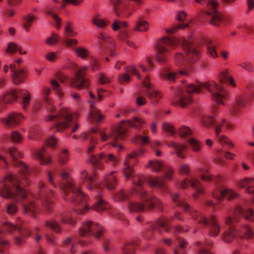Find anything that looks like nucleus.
I'll list each match as a JSON object with an SVG mask.
<instances>
[{
    "label": "nucleus",
    "instance_id": "obj_25",
    "mask_svg": "<svg viewBox=\"0 0 254 254\" xmlns=\"http://www.w3.org/2000/svg\"><path fill=\"white\" fill-rule=\"evenodd\" d=\"M126 70L127 73L121 74L119 76L118 79L120 83H124L125 82H129L130 81L131 77L128 74L129 73L136 75L138 79H141V75L134 66H127L126 67Z\"/></svg>",
    "mask_w": 254,
    "mask_h": 254
},
{
    "label": "nucleus",
    "instance_id": "obj_49",
    "mask_svg": "<svg viewBox=\"0 0 254 254\" xmlns=\"http://www.w3.org/2000/svg\"><path fill=\"white\" fill-rule=\"evenodd\" d=\"M92 22L95 25L100 29H104L108 25L105 21L99 18V14L94 15L92 20Z\"/></svg>",
    "mask_w": 254,
    "mask_h": 254
},
{
    "label": "nucleus",
    "instance_id": "obj_20",
    "mask_svg": "<svg viewBox=\"0 0 254 254\" xmlns=\"http://www.w3.org/2000/svg\"><path fill=\"white\" fill-rule=\"evenodd\" d=\"M141 83L145 88V94L147 95L149 99L153 104H156L158 102L161 98L162 95L161 92L153 88V85L148 81V77L146 76L143 79L141 80Z\"/></svg>",
    "mask_w": 254,
    "mask_h": 254
},
{
    "label": "nucleus",
    "instance_id": "obj_35",
    "mask_svg": "<svg viewBox=\"0 0 254 254\" xmlns=\"http://www.w3.org/2000/svg\"><path fill=\"white\" fill-rule=\"evenodd\" d=\"M205 46L207 49V54L209 57L214 59L218 57L216 51V45L213 41L210 39L206 40Z\"/></svg>",
    "mask_w": 254,
    "mask_h": 254
},
{
    "label": "nucleus",
    "instance_id": "obj_32",
    "mask_svg": "<svg viewBox=\"0 0 254 254\" xmlns=\"http://www.w3.org/2000/svg\"><path fill=\"white\" fill-rule=\"evenodd\" d=\"M97 193L98 199L93 206L92 208L96 211L99 213H102L104 210L109 209L110 208V205L101 198V192L100 191H98Z\"/></svg>",
    "mask_w": 254,
    "mask_h": 254
},
{
    "label": "nucleus",
    "instance_id": "obj_47",
    "mask_svg": "<svg viewBox=\"0 0 254 254\" xmlns=\"http://www.w3.org/2000/svg\"><path fill=\"white\" fill-rule=\"evenodd\" d=\"M74 50L76 56L81 59H86L89 56V51L83 47H75Z\"/></svg>",
    "mask_w": 254,
    "mask_h": 254
},
{
    "label": "nucleus",
    "instance_id": "obj_63",
    "mask_svg": "<svg viewBox=\"0 0 254 254\" xmlns=\"http://www.w3.org/2000/svg\"><path fill=\"white\" fill-rule=\"evenodd\" d=\"M63 42L67 47H70L75 45L78 43L76 39H71L70 38H63Z\"/></svg>",
    "mask_w": 254,
    "mask_h": 254
},
{
    "label": "nucleus",
    "instance_id": "obj_9",
    "mask_svg": "<svg viewBox=\"0 0 254 254\" xmlns=\"http://www.w3.org/2000/svg\"><path fill=\"white\" fill-rule=\"evenodd\" d=\"M249 221H254V213L253 210L246 206L243 207L238 206L234 212L233 217H228L226 219V224L229 226V229L226 230L222 235V240L225 243H230L234 239L238 236L235 223L241 221V217Z\"/></svg>",
    "mask_w": 254,
    "mask_h": 254
},
{
    "label": "nucleus",
    "instance_id": "obj_29",
    "mask_svg": "<svg viewBox=\"0 0 254 254\" xmlns=\"http://www.w3.org/2000/svg\"><path fill=\"white\" fill-rule=\"evenodd\" d=\"M254 184V178H245L243 180L240 181L239 185L241 188L245 189L246 191L248 193L253 194L252 200L254 203V187H253Z\"/></svg>",
    "mask_w": 254,
    "mask_h": 254
},
{
    "label": "nucleus",
    "instance_id": "obj_12",
    "mask_svg": "<svg viewBox=\"0 0 254 254\" xmlns=\"http://www.w3.org/2000/svg\"><path fill=\"white\" fill-rule=\"evenodd\" d=\"M104 228L98 223L90 220L83 221L78 229V233L80 237L89 238L94 236L97 239H100L103 236Z\"/></svg>",
    "mask_w": 254,
    "mask_h": 254
},
{
    "label": "nucleus",
    "instance_id": "obj_11",
    "mask_svg": "<svg viewBox=\"0 0 254 254\" xmlns=\"http://www.w3.org/2000/svg\"><path fill=\"white\" fill-rule=\"evenodd\" d=\"M63 68L68 69L72 71L74 77L69 80L68 76L62 72H59L57 76L61 82H65L68 81L71 86L78 89L86 88L89 86V81L85 78L87 66L79 67L75 63L69 62L64 65Z\"/></svg>",
    "mask_w": 254,
    "mask_h": 254
},
{
    "label": "nucleus",
    "instance_id": "obj_50",
    "mask_svg": "<svg viewBox=\"0 0 254 254\" xmlns=\"http://www.w3.org/2000/svg\"><path fill=\"white\" fill-rule=\"evenodd\" d=\"M136 245L132 242H127L124 245L122 250L125 254H134Z\"/></svg>",
    "mask_w": 254,
    "mask_h": 254
},
{
    "label": "nucleus",
    "instance_id": "obj_30",
    "mask_svg": "<svg viewBox=\"0 0 254 254\" xmlns=\"http://www.w3.org/2000/svg\"><path fill=\"white\" fill-rule=\"evenodd\" d=\"M195 245L197 247L195 250L196 254H213L207 250V248L212 245L211 241L206 240L205 241H199L196 242Z\"/></svg>",
    "mask_w": 254,
    "mask_h": 254
},
{
    "label": "nucleus",
    "instance_id": "obj_1",
    "mask_svg": "<svg viewBox=\"0 0 254 254\" xmlns=\"http://www.w3.org/2000/svg\"><path fill=\"white\" fill-rule=\"evenodd\" d=\"M8 153L13 160V165L19 168L23 178L21 180L16 175L8 174L3 182L0 183V195L7 199H13L20 203L24 213L32 217H35L38 210L37 201L41 202L48 213H51L53 208L52 197L54 196L53 191L42 182L38 184L37 197L24 190L21 185H28L30 183L28 178L30 170L22 162H16L19 158L21 157V155L16 148H10Z\"/></svg>",
    "mask_w": 254,
    "mask_h": 254
},
{
    "label": "nucleus",
    "instance_id": "obj_48",
    "mask_svg": "<svg viewBox=\"0 0 254 254\" xmlns=\"http://www.w3.org/2000/svg\"><path fill=\"white\" fill-rule=\"evenodd\" d=\"M40 136V129L38 126L32 127L29 129V135L28 137L29 139L35 140Z\"/></svg>",
    "mask_w": 254,
    "mask_h": 254
},
{
    "label": "nucleus",
    "instance_id": "obj_6",
    "mask_svg": "<svg viewBox=\"0 0 254 254\" xmlns=\"http://www.w3.org/2000/svg\"><path fill=\"white\" fill-rule=\"evenodd\" d=\"M61 176L63 181L59 184V187L64 193V198L75 205L74 211L81 215L87 212L89 208L86 205V199L84 194L71 179L68 174L62 171Z\"/></svg>",
    "mask_w": 254,
    "mask_h": 254
},
{
    "label": "nucleus",
    "instance_id": "obj_15",
    "mask_svg": "<svg viewBox=\"0 0 254 254\" xmlns=\"http://www.w3.org/2000/svg\"><path fill=\"white\" fill-rule=\"evenodd\" d=\"M195 1L207 8L206 14L209 17L210 23L218 26L222 21V17L217 9L218 2L214 0H195Z\"/></svg>",
    "mask_w": 254,
    "mask_h": 254
},
{
    "label": "nucleus",
    "instance_id": "obj_58",
    "mask_svg": "<svg viewBox=\"0 0 254 254\" xmlns=\"http://www.w3.org/2000/svg\"><path fill=\"white\" fill-rule=\"evenodd\" d=\"M20 47L13 42H10L7 45V48L6 50V52L13 54L16 51H20Z\"/></svg>",
    "mask_w": 254,
    "mask_h": 254
},
{
    "label": "nucleus",
    "instance_id": "obj_24",
    "mask_svg": "<svg viewBox=\"0 0 254 254\" xmlns=\"http://www.w3.org/2000/svg\"><path fill=\"white\" fill-rule=\"evenodd\" d=\"M238 237L250 240L254 238V231L247 225L236 226Z\"/></svg>",
    "mask_w": 254,
    "mask_h": 254
},
{
    "label": "nucleus",
    "instance_id": "obj_43",
    "mask_svg": "<svg viewBox=\"0 0 254 254\" xmlns=\"http://www.w3.org/2000/svg\"><path fill=\"white\" fill-rule=\"evenodd\" d=\"M148 167H150L151 169L156 172H159L163 168V164L159 160L154 159L150 160L147 165Z\"/></svg>",
    "mask_w": 254,
    "mask_h": 254
},
{
    "label": "nucleus",
    "instance_id": "obj_26",
    "mask_svg": "<svg viewBox=\"0 0 254 254\" xmlns=\"http://www.w3.org/2000/svg\"><path fill=\"white\" fill-rule=\"evenodd\" d=\"M253 99V95L251 93L242 92L237 94L235 98L236 105L239 107H244L250 103Z\"/></svg>",
    "mask_w": 254,
    "mask_h": 254
},
{
    "label": "nucleus",
    "instance_id": "obj_42",
    "mask_svg": "<svg viewBox=\"0 0 254 254\" xmlns=\"http://www.w3.org/2000/svg\"><path fill=\"white\" fill-rule=\"evenodd\" d=\"M45 228H49L57 233L61 232V228L58 222L55 219L46 221L45 223Z\"/></svg>",
    "mask_w": 254,
    "mask_h": 254
},
{
    "label": "nucleus",
    "instance_id": "obj_19",
    "mask_svg": "<svg viewBox=\"0 0 254 254\" xmlns=\"http://www.w3.org/2000/svg\"><path fill=\"white\" fill-rule=\"evenodd\" d=\"M177 185L178 187H180L182 189H186L188 186H190L195 191V193L193 195L194 199L198 198L199 194H203L204 190L199 180L194 177H191L190 179L186 178L180 185Z\"/></svg>",
    "mask_w": 254,
    "mask_h": 254
},
{
    "label": "nucleus",
    "instance_id": "obj_18",
    "mask_svg": "<svg viewBox=\"0 0 254 254\" xmlns=\"http://www.w3.org/2000/svg\"><path fill=\"white\" fill-rule=\"evenodd\" d=\"M211 195L218 201L222 200L225 196L227 197L228 200H231L238 198L239 196V194L233 190L221 186H216L212 191Z\"/></svg>",
    "mask_w": 254,
    "mask_h": 254
},
{
    "label": "nucleus",
    "instance_id": "obj_21",
    "mask_svg": "<svg viewBox=\"0 0 254 254\" xmlns=\"http://www.w3.org/2000/svg\"><path fill=\"white\" fill-rule=\"evenodd\" d=\"M179 75H188V71L187 69H180L177 72L171 68L165 67L160 73L161 78L170 81H175Z\"/></svg>",
    "mask_w": 254,
    "mask_h": 254
},
{
    "label": "nucleus",
    "instance_id": "obj_2",
    "mask_svg": "<svg viewBox=\"0 0 254 254\" xmlns=\"http://www.w3.org/2000/svg\"><path fill=\"white\" fill-rule=\"evenodd\" d=\"M138 153L133 152L129 154L125 159L123 173L127 178L132 177V183L134 188L129 193H125L121 190L114 196L117 201L128 200V209L130 212H140L146 210H150L155 206L162 210V203L159 199L154 197L143 188L144 178L142 175L133 176L134 171L132 166L137 164L136 158Z\"/></svg>",
    "mask_w": 254,
    "mask_h": 254
},
{
    "label": "nucleus",
    "instance_id": "obj_23",
    "mask_svg": "<svg viewBox=\"0 0 254 254\" xmlns=\"http://www.w3.org/2000/svg\"><path fill=\"white\" fill-rule=\"evenodd\" d=\"M111 2L114 12L117 16L121 17V15L123 14L126 17H128L132 14L131 12L128 11L126 5L122 4V0H112Z\"/></svg>",
    "mask_w": 254,
    "mask_h": 254
},
{
    "label": "nucleus",
    "instance_id": "obj_36",
    "mask_svg": "<svg viewBox=\"0 0 254 254\" xmlns=\"http://www.w3.org/2000/svg\"><path fill=\"white\" fill-rule=\"evenodd\" d=\"M114 173L115 172L112 171L105 177V184L108 190H113L117 186V182Z\"/></svg>",
    "mask_w": 254,
    "mask_h": 254
},
{
    "label": "nucleus",
    "instance_id": "obj_52",
    "mask_svg": "<svg viewBox=\"0 0 254 254\" xmlns=\"http://www.w3.org/2000/svg\"><path fill=\"white\" fill-rule=\"evenodd\" d=\"M128 26V23L126 22H122L120 20H116L111 25V27L114 31H118L125 29Z\"/></svg>",
    "mask_w": 254,
    "mask_h": 254
},
{
    "label": "nucleus",
    "instance_id": "obj_56",
    "mask_svg": "<svg viewBox=\"0 0 254 254\" xmlns=\"http://www.w3.org/2000/svg\"><path fill=\"white\" fill-rule=\"evenodd\" d=\"M57 216L58 217H59L61 221L64 223L69 224L73 226H74L75 225V221L73 220L69 217H65L62 213L57 214Z\"/></svg>",
    "mask_w": 254,
    "mask_h": 254
},
{
    "label": "nucleus",
    "instance_id": "obj_31",
    "mask_svg": "<svg viewBox=\"0 0 254 254\" xmlns=\"http://www.w3.org/2000/svg\"><path fill=\"white\" fill-rule=\"evenodd\" d=\"M168 146L172 147L174 149L175 152L173 153L176 154L179 158L184 159L186 158L183 152L186 150L187 146L186 145L178 143L174 141H171L167 143Z\"/></svg>",
    "mask_w": 254,
    "mask_h": 254
},
{
    "label": "nucleus",
    "instance_id": "obj_17",
    "mask_svg": "<svg viewBox=\"0 0 254 254\" xmlns=\"http://www.w3.org/2000/svg\"><path fill=\"white\" fill-rule=\"evenodd\" d=\"M174 170L169 167L165 171V176L149 178L148 180L149 185L155 188L161 193L168 192V188L165 183L164 179L165 177L167 180H171L173 178Z\"/></svg>",
    "mask_w": 254,
    "mask_h": 254
},
{
    "label": "nucleus",
    "instance_id": "obj_44",
    "mask_svg": "<svg viewBox=\"0 0 254 254\" xmlns=\"http://www.w3.org/2000/svg\"><path fill=\"white\" fill-rule=\"evenodd\" d=\"M219 142L223 146H225L228 149H232L234 147V144L230 139L224 135H218L216 136Z\"/></svg>",
    "mask_w": 254,
    "mask_h": 254
},
{
    "label": "nucleus",
    "instance_id": "obj_41",
    "mask_svg": "<svg viewBox=\"0 0 254 254\" xmlns=\"http://www.w3.org/2000/svg\"><path fill=\"white\" fill-rule=\"evenodd\" d=\"M149 28V23L145 20L139 18L135 23L133 30L138 32H145Z\"/></svg>",
    "mask_w": 254,
    "mask_h": 254
},
{
    "label": "nucleus",
    "instance_id": "obj_5",
    "mask_svg": "<svg viewBox=\"0 0 254 254\" xmlns=\"http://www.w3.org/2000/svg\"><path fill=\"white\" fill-rule=\"evenodd\" d=\"M202 88L211 93L212 99L218 104H223V100L227 97V91L215 82H198L196 85L190 84L180 89L176 97L177 104L182 108L186 107L191 102V94L200 92Z\"/></svg>",
    "mask_w": 254,
    "mask_h": 254
},
{
    "label": "nucleus",
    "instance_id": "obj_54",
    "mask_svg": "<svg viewBox=\"0 0 254 254\" xmlns=\"http://www.w3.org/2000/svg\"><path fill=\"white\" fill-rule=\"evenodd\" d=\"M200 172V178L205 182H209L212 180V177L210 174L209 173L208 170L205 168H200L199 169Z\"/></svg>",
    "mask_w": 254,
    "mask_h": 254
},
{
    "label": "nucleus",
    "instance_id": "obj_40",
    "mask_svg": "<svg viewBox=\"0 0 254 254\" xmlns=\"http://www.w3.org/2000/svg\"><path fill=\"white\" fill-rule=\"evenodd\" d=\"M90 118L95 121L97 123H99L102 121L104 118V116L102 115L100 111L95 108L92 104L90 106Z\"/></svg>",
    "mask_w": 254,
    "mask_h": 254
},
{
    "label": "nucleus",
    "instance_id": "obj_62",
    "mask_svg": "<svg viewBox=\"0 0 254 254\" xmlns=\"http://www.w3.org/2000/svg\"><path fill=\"white\" fill-rule=\"evenodd\" d=\"M51 83L54 89L56 91L57 95L60 97H62L63 93L61 91L59 83L55 79L51 80Z\"/></svg>",
    "mask_w": 254,
    "mask_h": 254
},
{
    "label": "nucleus",
    "instance_id": "obj_37",
    "mask_svg": "<svg viewBox=\"0 0 254 254\" xmlns=\"http://www.w3.org/2000/svg\"><path fill=\"white\" fill-rule=\"evenodd\" d=\"M19 96L22 99L21 103L23 108L26 109L27 106L29 104L31 96L30 93L25 89H22L18 93Z\"/></svg>",
    "mask_w": 254,
    "mask_h": 254
},
{
    "label": "nucleus",
    "instance_id": "obj_53",
    "mask_svg": "<svg viewBox=\"0 0 254 254\" xmlns=\"http://www.w3.org/2000/svg\"><path fill=\"white\" fill-rule=\"evenodd\" d=\"M177 132L181 136L183 137H188L191 135L192 132L190 129L187 126H183L179 127Z\"/></svg>",
    "mask_w": 254,
    "mask_h": 254
},
{
    "label": "nucleus",
    "instance_id": "obj_4",
    "mask_svg": "<svg viewBox=\"0 0 254 254\" xmlns=\"http://www.w3.org/2000/svg\"><path fill=\"white\" fill-rule=\"evenodd\" d=\"M179 45L182 47L185 55L181 52H178L175 55V63L178 66L188 68L190 66V64L194 63L198 60L200 55L199 50L192 41L165 37L158 41L155 45L156 61L159 63H165L168 60L170 48Z\"/></svg>",
    "mask_w": 254,
    "mask_h": 254
},
{
    "label": "nucleus",
    "instance_id": "obj_55",
    "mask_svg": "<svg viewBox=\"0 0 254 254\" xmlns=\"http://www.w3.org/2000/svg\"><path fill=\"white\" fill-rule=\"evenodd\" d=\"M164 131L168 132L170 135H174L176 133V130L174 127L169 123H164L162 126Z\"/></svg>",
    "mask_w": 254,
    "mask_h": 254
},
{
    "label": "nucleus",
    "instance_id": "obj_8",
    "mask_svg": "<svg viewBox=\"0 0 254 254\" xmlns=\"http://www.w3.org/2000/svg\"><path fill=\"white\" fill-rule=\"evenodd\" d=\"M170 195L173 201L178 206L182 207L186 212L189 213L193 220L200 224L208 227L210 236L215 237L218 235L220 227L216 218L214 216L207 219L201 212L193 209L189 204L182 199L178 193H170Z\"/></svg>",
    "mask_w": 254,
    "mask_h": 254
},
{
    "label": "nucleus",
    "instance_id": "obj_13",
    "mask_svg": "<svg viewBox=\"0 0 254 254\" xmlns=\"http://www.w3.org/2000/svg\"><path fill=\"white\" fill-rule=\"evenodd\" d=\"M173 218L179 221H183V218L180 212H176L173 217L167 218L162 217L157 220L156 223L151 226V229L153 230H158L159 228H162L167 233H172L173 234H177L182 232H187L188 229H184L181 226H176L171 228L170 226V223Z\"/></svg>",
    "mask_w": 254,
    "mask_h": 254
},
{
    "label": "nucleus",
    "instance_id": "obj_27",
    "mask_svg": "<svg viewBox=\"0 0 254 254\" xmlns=\"http://www.w3.org/2000/svg\"><path fill=\"white\" fill-rule=\"evenodd\" d=\"M17 98V93L14 90L11 89L8 91L3 96L2 99H0V112L4 109L5 104L12 103L16 101Z\"/></svg>",
    "mask_w": 254,
    "mask_h": 254
},
{
    "label": "nucleus",
    "instance_id": "obj_64",
    "mask_svg": "<svg viewBox=\"0 0 254 254\" xmlns=\"http://www.w3.org/2000/svg\"><path fill=\"white\" fill-rule=\"evenodd\" d=\"M11 139L15 143H19L22 139V136L18 131H13L11 134Z\"/></svg>",
    "mask_w": 254,
    "mask_h": 254
},
{
    "label": "nucleus",
    "instance_id": "obj_28",
    "mask_svg": "<svg viewBox=\"0 0 254 254\" xmlns=\"http://www.w3.org/2000/svg\"><path fill=\"white\" fill-rule=\"evenodd\" d=\"M95 174L89 175L86 170H83L81 172L80 180L89 190L93 189L95 187Z\"/></svg>",
    "mask_w": 254,
    "mask_h": 254
},
{
    "label": "nucleus",
    "instance_id": "obj_10",
    "mask_svg": "<svg viewBox=\"0 0 254 254\" xmlns=\"http://www.w3.org/2000/svg\"><path fill=\"white\" fill-rule=\"evenodd\" d=\"M14 225L9 222L3 223L0 228V246H5L8 244V241L4 240L5 235L8 233L13 235L15 243L20 245L24 242V240L20 237H28L30 236L31 232L26 226V223L20 219L16 220Z\"/></svg>",
    "mask_w": 254,
    "mask_h": 254
},
{
    "label": "nucleus",
    "instance_id": "obj_3",
    "mask_svg": "<svg viewBox=\"0 0 254 254\" xmlns=\"http://www.w3.org/2000/svg\"><path fill=\"white\" fill-rule=\"evenodd\" d=\"M145 122L139 118L134 117L131 120H122L118 127L111 129L108 132L106 131V128L100 129H93V133L89 135V144L87 152L89 155V161L92 164L96 169L103 170L104 168V164L101 162L102 159L107 164L113 167L116 166L119 159L113 154H106L100 153L98 155L93 154L96 145L98 142L97 137L98 134L101 141H106L110 139L113 142L111 143L112 146L118 147L120 149L123 148L122 146L116 142L123 139L127 131L128 127H132L136 129L144 128Z\"/></svg>",
    "mask_w": 254,
    "mask_h": 254
},
{
    "label": "nucleus",
    "instance_id": "obj_7",
    "mask_svg": "<svg viewBox=\"0 0 254 254\" xmlns=\"http://www.w3.org/2000/svg\"><path fill=\"white\" fill-rule=\"evenodd\" d=\"M44 94V99L45 102L48 104V109L51 112L49 116V121H54V127L58 131H62L65 128L74 125L72 128L71 132L73 133L78 128L79 125L77 124L73 123V117L70 111L66 108H62L58 113H54L55 108L51 104L50 99L47 96L51 92V89L45 88L43 90Z\"/></svg>",
    "mask_w": 254,
    "mask_h": 254
},
{
    "label": "nucleus",
    "instance_id": "obj_61",
    "mask_svg": "<svg viewBox=\"0 0 254 254\" xmlns=\"http://www.w3.org/2000/svg\"><path fill=\"white\" fill-rule=\"evenodd\" d=\"M68 160V151L66 149H63L59 155V162L62 164H64Z\"/></svg>",
    "mask_w": 254,
    "mask_h": 254
},
{
    "label": "nucleus",
    "instance_id": "obj_57",
    "mask_svg": "<svg viewBox=\"0 0 254 254\" xmlns=\"http://www.w3.org/2000/svg\"><path fill=\"white\" fill-rule=\"evenodd\" d=\"M60 39V37L58 35L53 33L52 36L47 38L45 42L48 45H53L57 43Z\"/></svg>",
    "mask_w": 254,
    "mask_h": 254
},
{
    "label": "nucleus",
    "instance_id": "obj_34",
    "mask_svg": "<svg viewBox=\"0 0 254 254\" xmlns=\"http://www.w3.org/2000/svg\"><path fill=\"white\" fill-rule=\"evenodd\" d=\"M176 248L174 249V254H186V248L187 242L182 238H177L175 242Z\"/></svg>",
    "mask_w": 254,
    "mask_h": 254
},
{
    "label": "nucleus",
    "instance_id": "obj_22",
    "mask_svg": "<svg viewBox=\"0 0 254 254\" xmlns=\"http://www.w3.org/2000/svg\"><path fill=\"white\" fill-rule=\"evenodd\" d=\"M10 70L11 78L15 84L18 85L24 81L26 77V72L23 69L17 68L15 64H12L10 65Z\"/></svg>",
    "mask_w": 254,
    "mask_h": 254
},
{
    "label": "nucleus",
    "instance_id": "obj_45",
    "mask_svg": "<svg viewBox=\"0 0 254 254\" xmlns=\"http://www.w3.org/2000/svg\"><path fill=\"white\" fill-rule=\"evenodd\" d=\"M219 142L223 146H225L228 149H232L234 147V144L230 139L224 135H218L216 136Z\"/></svg>",
    "mask_w": 254,
    "mask_h": 254
},
{
    "label": "nucleus",
    "instance_id": "obj_14",
    "mask_svg": "<svg viewBox=\"0 0 254 254\" xmlns=\"http://www.w3.org/2000/svg\"><path fill=\"white\" fill-rule=\"evenodd\" d=\"M216 112V109H214L212 115L203 116L201 118V122L203 126L205 127H210L213 126L216 136H218L222 127L225 126L227 129L231 130L233 128V125L230 122H227L224 119L215 120Z\"/></svg>",
    "mask_w": 254,
    "mask_h": 254
},
{
    "label": "nucleus",
    "instance_id": "obj_59",
    "mask_svg": "<svg viewBox=\"0 0 254 254\" xmlns=\"http://www.w3.org/2000/svg\"><path fill=\"white\" fill-rule=\"evenodd\" d=\"M238 65L248 72H253L254 71V67L250 62H246L239 64Z\"/></svg>",
    "mask_w": 254,
    "mask_h": 254
},
{
    "label": "nucleus",
    "instance_id": "obj_51",
    "mask_svg": "<svg viewBox=\"0 0 254 254\" xmlns=\"http://www.w3.org/2000/svg\"><path fill=\"white\" fill-rule=\"evenodd\" d=\"M77 33L73 30L70 22H68L64 28V38H70L76 36Z\"/></svg>",
    "mask_w": 254,
    "mask_h": 254
},
{
    "label": "nucleus",
    "instance_id": "obj_46",
    "mask_svg": "<svg viewBox=\"0 0 254 254\" xmlns=\"http://www.w3.org/2000/svg\"><path fill=\"white\" fill-rule=\"evenodd\" d=\"M188 142L194 152H198L201 150L202 145L199 141L193 138H190L188 140Z\"/></svg>",
    "mask_w": 254,
    "mask_h": 254
},
{
    "label": "nucleus",
    "instance_id": "obj_39",
    "mask_svg": "<svg viewBox=\"0 0 254 254\" xmlns=\"http://www.w3.org/2000/svg\"><path fill=\"white\" fill-rule=\"evenodd\" d=\"M44 151L45 149L42 148L41 150L35 151L33 154L41 165H46L51 162L50 158H46L44 156L43 154Z\"/></svg>",
    "mask_w": 254,
    "mask_h": 254
},
{
    "label": "nucleus",
    "instance_id": "obj_16",
    "mask_svg": "<svg viewBox=\"0 0 254 254\" xmlns=\"http://www.w3.org/2000/svg\"><path fill=\"white\" fill-rule=\"evenodd\" d=\"M98 38L100 50L103 56H116L117 53L115 50L116 43L110 35L105 33H100L98 35Z\"/></svg>",
    "mask_w": 254,
    "mask_h": 254
},
{
    "label": "nucleus",
    "instance_id": "obj_38",
    "mask_svg": "<svg viewBox=\"0 0 254 254\" xmlns=\"http://www.w3.org/2000/svg\"><path fill=\"white\" fill-rule=\"evenodd\" d=\"M219 79L221 83L229 82L231 86L233 87L236 86L234 80L229 75L227 70H224L220 72L219 75Z\"/></svg>",
    "mask_w": 254,
    "mask_h": 254
},
{
    "label": "nucleus",
    "instance_id": "obj_33",
    "mask_svg": "<svg viewBox=\"0 0 254 254\" xmlns=\"http://www.w3.org/2000/svg\"><path fill=\"white\" fill-rule=\"evenodd\" d=\"M23 117L20 113L10 114L5 121V124L9 127H13L18 125L23 120Z\"/></svg>",
    "mask_w": 254,
    "mask_h": 254
},
{
    "label": "nucleus",
    "instance_id": "obj_60",
    "mask_svg": "<svg viewBox=\"0 0 254 254\" xmlns=\"http://www.w3.org/2000/svg\"><path fill=\"white\" fill-rule=\"evenodd\" d=\"M17 206L15 203H10L7 205L6 207V213L9 215H13L17 211Z\"/></svg>",
    "mask_w": 254,
    "mask_h": 254
}]
</instances>
